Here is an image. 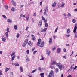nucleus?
Wrapping results in <instances>:
<instances>
[{
	"label": "nucleus",
	"mask_w": 77,
	"mask_h": 77,
	"mask_svg": "<svg viewBox=\"0 0 77 77\" xmlns=\"http://www.w3.org/2000/svg\"><path fill=\"white\" fill-rule=\"evenodd\" d=\"M55 36H56V35H54V36H53V37H54L53 38H54V39H55Z\"/></svg>",
	"instance_id": "nucleus-62"
},
{
	"label": "nucleus",
	"mask_w": 77,
	"mask_h": 77,
	"mask_svg": "<svg viewBox=\"0 0 77 77\" xmlns=\"http://www.w3.org/2000/svg\"><path fill=\"white\" fill-rule=\"evenodd\" d=\"M28 77H32V76H30V75H28Z\"/></svg>",
	"instance_id": "nucleus-64"
},
{
	"label": "nucleus",
	"mask_w": 77,
	"mask_h": 77,
	"mask_svg": "<svg viewBox=\"0 0 77 77\" xmlns=\"http://www.w3.org/2000/svg\"><path fill=\"white\" fill-rule=\"evenodd\" d=\"M56 64V62L54 61H53L52 62V65H55Z\"/></svg>",
	"instance_id": "nucleus-24"
},
{
	"label": "nucleus",
	"mask_w": 77,
	"mask_h": 77,
	"mask_svg": "<svg viewBox=\"0 0 77 77\" xmlns=\"http://www.w3.org/2000/svg\"><path fill=\"white\" fill-rule=\"evenodd\" d=\"M37 51H35L34 52H33V54H35L36 52H37Z\"/></svg>",
	"instance_id": "nucleus-51"
},
{
	"label": "nucleus",
	"mask_w": 77,
	"mask_h": 77,
	"mask_svg": "<svg viewBox=\"0 0 77 77\" xmlns=\"http://www.w3.org/2000/svg\"><path fill=\"white\" fill-rule=\"evenodd\" d=\"M45 12H44V14L45 15L47 16V14L46 13V12L48 11V8H46L44 9Z\"/></svg>",
	"instance_id": "nucleus-4"
},
{
	"label": "nucleus",
	"mask_w": 77,
	"mask_h": 77,
	"mask_svg": "<svg viewBox=\"0 0 77 77\" xmlns=\"http://www.w3.org/2000/svg\"><path fill=\"white\" fill-rule=\"evenodd\" d=\"M5 35H6V38H8V32H6L5 33Z\"/></svg>",
	"instance_id": "nucleus-32"
},
{
	"label": "nucleus",
	"mask_w": 77,
	"mask_h": 77,
	"mask_svg": "<svg viewBox=\"0 0 77 77\" xmlns=\"http://www.w3.org/2000/svg\"><path fill=\"white\" fill-rule=\"evenodd\" d=\"M9 28L7 27V32H8V33H9Z\"/></svg>",
	"instance_id": "nucleus-37"
},
{
	"label": "nucleus",
	"mask_w": 77,
	"mask_h": 77,
	"mask_svg": "<svg viewBox=\"0 0 77 77\" xmlns=\"http://www.w3.org/2000/svg\"><path fill=\"white\" fill-rule=\"evenodd\" d=\"M63 59H66V57L65 56H63Z\"/></svg>",
	"instance_id": "nucleus-47"
},
{
	"label": "nucleus",
	"mask_w": 77,
	"mask_h": 77,
	"mask_svg": "<svg viewBox=\"0 0 77 77\" xmlns=\"http://www.w3.org/2000/svg\"><path fill=\"white\" fill-rule=\"evenodd\" d=\"M14 65L15 66H19V64L17 63H14Z\"/></svg>",
	"instance_id": "nucleus-18"
},
{
	"label": "nucleus",
	"mask_w": 77,
	"mask_h": 77,
	"mask_svg": "<svg viewBox=\"0 0 77 77\" xmlns=\"http://www.w3.org/2000/svg\"><path fill=\"white\" fill-rule=\"evenodd\" d=\"M54 72L53 70H51L49 73L48 77H52L53 76Z\"/></svg>",
	"instance_id": "nucleus-3"
},
{
	"label": "nucleus",
	"mask_w": 77,
	"mask_h": 77,
	"mask_svg": "<svg viewBox=\"0 0 77 77\" xmlns=\"http://www.w3.org/2000/svg\"><path fill=\"white\" fill-rule=\"evenodd\" d=\"M70 36V35L69 34L66 35V36H67V37H69Z\"/></svg>",
	"instance_id": "nucleus-59"
},
{
	"label": "nucleus",
	"mask_w": 77,
	"mask_h": 77,
	"mask_svg": "<svg viewBox=\"0 0 77 77\" xmlns=\"http://www.w3.org/2000/svg\"><path fill=\"white\" fill-rule=\"evenodd\" d=\"M31 36H32L33 40H35V39H36V38L35 37V36L33 35H32Z\"/></svg>",
	"instance_id": "nucleus-11"
},
{
	"label": "nucleus",
	"mask_w": 77,
	"mask_h": 77,
	"mask_svg": "<svg viewBox=\"0 0 77 77\" xmlns=\"http://www.w3.org/2000/svg\"><path fill=\"white\" fill-rule=\"evenodd\" d=\"M71 33V31L70 30V29L69 28L67 30V33L69 34V33Z\"/></svg>",
	"instance_id": "nucleus-9"
},
{
	"label": "nucleus",
	"mask_w": 77,
	"mask_h": 77,
	"mask_svg": "<svg viewBox=\"0 0 77 77\" xmlns=\"http://www.w3.org/2000/svg\"><path fill=\"white\" fill-rule=\"evenodd\" d=\"M74 67H72V66H71L70 67V69H73Z\"/></svg>",
	"instance_id": "nucleus-53"
},
{
	"label": "nucleus",
	"mask_w": 77,
	"mask_h": 77,
	"mask_svg": "<svg viewBox=\"0 0 77 77\" xmlns=\"http://www.w3.org/2000/svg\"><path fill=\"white\" fill-rule=\"evenodd\" d=\"M30 17V15H28L26 17V20L27 21L29 20V17Z\"/></svg>",
	"instance_id": "nucleus-19"
},
{
	"label": "nucleus",
	"mask_w": 77,
	"mask_h": 77,
	"mask_svg": "<svg viewBox=\"0 0 77 77\" xmlns=\"http://www.w3.org/2000/svg\"><path fill=\"white\" fill-rule=\"evenodd\" d=\"M52 42V38H51L49 39V44H51Z\"/></svg>",
	"instance_id": "nucleus-20"
},
{
	"label": "nucleus",
	"mask_w": 77,
	"mask_h": 77,
	"mask_svg": "<svg viewBox=\"0 0 77 77\" xmlns=\"http://www.w3.org/2000/svg\"><path fill=\"white\" fill-rule=\"evenodd\" d=\"M41 32H44V30H43V29H42V30H41Z\"/></svg>",
	"instance_id": "nucleus-63"
},
{
	"label": "nucleus",
	"mask_w": 77,
	"mask_h": 77,
	"mask_svg": "<svg viewBox=\"0 0 77 77\" xmlns=\"http://www.w3.org/2000/svg\"><path fill=\"white\" fill-rule=\"evenodd\" d=\"M46 54L48 55V56H49L50 54V51L48 50L47 49L46 51Z\"/></svg>",
	"instance_id": "nucleus-5"
},
{
	"label": "nucleus",
	"mask_w": 77,
	"mask_h": 77,
	"mask_svg": "<svg viewBox=\"0 0 77 77\" xmlns=\"http://www.w3.org/2000/svg\"><path fill=\"white\" fill-rule=\"evenodd\" d=\"M2 40L3 41V42H5L6 41V38H3L2 39Z\"/></svg>",
	"instance_id": "nucleus-34"
},
{
	"label": "nucleus",
	"mask_w": 77,
	"mask_h": 77,
	"mask_svg": "<svg viewBox=\"0 0 77 77\" xmlns=\"http://www.w3.org/2000/svg\"><path fill=\"white\" fill-rule=\"evenodd\" d=\"M48 23H46L45 24V27H48Z\"/></svg>",
	"instance_id": "nucleus-40"
},
{
	"label": "nucleus",
	"mask_w": 77,
	"mask_h": 77,
	"mask_svg": "<svg viewBox=\"0 0 77 77\" xmlns=\"http://www.w3.org/2000/svg\"><path fill=\"white\" fill-rule=\"evenodd\" d=\"M52 6V7H53L54 8L56 7V2H54Z\"/></svg>",
	"instance_id": "nucleus-12"
},
{
	"label": "nucleus",
	"mask_w": 77,
	"mask_h": 77,
	"mask_svg": "<svg viewBox=\"0 0 77 77\" xmlns=\"http://www.w3.org/2000/svg\"><path fill=\"white\" fill-rule=\"evenodd\" d=\"M15 54V52H12V54H10V56H14V55Z\"/></svg>",
	"instance_id": "nucleus-29"
},
{
	"label": "nucleus",
	"mask_w": 77,
	"mask_h": 77,
	"mask_svg": "<svg viewBox=\"0 0 77 77\" xmlns=\"http://www.w3.org/2000/svg\"><path fill=\"white\" fill-rule=\"evenodd\" d=\"M55 71L56 72H58L59 71V69H55Z\"/></svg>",
	"instance_id": "nucleus-35"
},
{
	"label": "nucleus",
	"mask_w": 77,
	"mask_h": 77,
	"mask_svg": "<svg viewBox=\"0 0 77 77\" xmlns=\"http://www.w3.org/2000/svg\"><path fill=\"white\" fill-rule=\"evenodd\" d=\"M16 57V55L15 54L12 57V58H11V60H12V61H13V60H14V59H15V58Z\"/></svg>",
	"instance_id": "nucleus-13"
},
{
	"label": "nucleus",
	"mask_w": 77,
	"mask_h": 77,
	"mask_svg": "<svg viewBox=\"0 0 77 77\" xmlns=\"http://www.w3.org/2000/svg\"><path fill=\"white\" fill-rule=\"evenodd\" d=\"M37 69H35L33 70L32 72H31V74H32L33 73H34V72H36V71Z\"/></svg>",
	"instance_id": "nucleus-28"
},
{
	"label": "nucleus",
	"mask_w": 77,
	"mask_h": 77,
	"mask_svg": "<svg viewBox=\"0 0 77 77\" xmlns=\"http://www.w3.org/2000/svg\"><path fill=\"white\" fill-rule=\"evenodd\" d=\"M74 11L75 12L77 11V9H75Z\"/></svg>",
	"instance_id": "nucleus-61"
},
{
	"label": "nucleus",
	"mask_w": 77,
	"mask_h": 77,
	"mask_svg": "<svg viewBox=\"0 0 77 77\" xmlns=\"http://www.w3.org/2000/svg\"><path fill=\"white\" fill-rule=\"evenodd\" d=\"M11 11H13V12H14L15 11V8L12 7V8Z\"/></svg>",
	"instance_id": "nucleus-38"
},
{
	"label": "nucleus",
	"mask_w": 77,
	"mask_h": 77,
	"mask_svg": "<svg viewBox=\"0 0 77 77\" xmlns=\"http://www.w3.org/2000/svg\"><path fill=\"white\" fill-rule=\"evenodd\" d=\"M60 50H61V49L59 48H58L57 51V53H60Z\"/></svg>",
	"instance_id": "nucleus-8"
},
{
	"label": "nucleus",
	"mask_w": 77,
	"mask_h": 77,
	"mask_svg": "<svg viewBox=\"0 0 77 77\" xmlns=\"http://www.w3.org/2000/svg\"><path fill=\"white\" fill-rule=\"evenodd\" d=\"M42 20H43V21H44V22L45 23H47V20H45V18H44V17L43 16H42Z\"/></svg>",
	"instance_id": "nucleus-6"
},
{
	"label": "nucleus",
	"mask_w": 77,
	"mask_h": 77,
	"mask_svg": "<svg viewBox=\"0 0 77 77\" xmlns=\"http://www.w3.org/2000/svg\"><path fill=\"white\" fill-rule=\"evenodd\" d=\"M77 26H75L74 29L76 30H77Z\"/></svg>",
	"instance_id": "nucleus-48"
},
{
	"label": "nucleus",
	"mask_w": 77,
	"mask_h": 77,
	"mask_svg": "<svg viewBox=\"0 0 77 77\" xmlns=\"http://www.w3.org/2000/svg\"><path fill=\"white\" fill-rule=\"evenodd\" d=\"M38 70H39L40 71L41 70V68L40 67H38Z\"/></svg>",
	"instance_id": "nucleus-55"
},
{
	"label": "nucleus",
	"mask_w": 77,
	"mask_h": 77,
	"mask_svg": "<svg viewBox=\"0 0 77 77\" xmlns=\"http://www.w3.org/2000/svg\"><path fill=\"white\" fill-rule=\"evenodd\" d=\"M74 54V52L73 51H72V54L70 56H72V54Z\"/></svg>",
	"instance_id": "nucleus-56"
},
{
	"label": "nucleus",
	"mask_w": 77,
	"mask_h": 77,
	"mask_svg": "<svg viewBox=\"0 0 77 77\" xmlns=\"http://www.w3.org/2000/svg\"><path fill=\"white\" fill-rule=\"evenodd\" d=\"M33 16L34 17H36V12L34 13Z\"/></svg>",
	"instance_id": "nucleus-45"
},
{
	"label": "nucleus",
	"mask_w": 77,
	"mask_h": 77,
	"mask_svg": "<svg viewBox=\"0 0 77 77\" xmlns=\"http://www.w3.org/2000/svg\"><path fill=\"white\" fill-rule=\"evenodd\" d=\"M7 22H8V23H11V22H12V20L10 19H8L7 20Z\"/></svg>",
	"instance_id": "nucleus-27"
},
{
	"label": "nucleus",
	"mask_w": 77,
	"mask_h": 77,
	"mask_svg": "<svg viewBox=\"0 0 77 77\" xmlns=\"http://www.w3.org/2000/svg\"><path fill=\"white\" fill-rule=\"evenodd\" d=\"M24 6V5H20V8H23Z\"/></svg>",
	"instance_id": "nucleus-44"
},
{
	"label": "nucleus",
	"mask_w": 77,
	"mask_h": 77,
	"mask_svg": "<svg viewBox=\"0 0 77 77\" xmlns=\"http://www.w3.org/2000/svg\"><path fill=\"white\" fill-rule=\"evenodd\" d=\"M29 41V40L28 39L26 40L24 42L25 44H26L28 43V42Z\"/></svg>",
	"instance_id": "nucleus-16"
},
{
	"label": "nucleus",
	"mask_w": 77,
	"mask_h": 77,
	"mask_svg": "<svg viewBox=\"0 0 77 77\" xmlns=\"http://www.w3.org/2000/svg\"><path fill=\"white\" fill-rule=\"evenodd\" d=\"M63 74H61V77H63Z\"/></svg>",
	"instance_id": "nucleus-60"
},
{
	"label": "nucleus",
	"mask_w": 77,
	"mask_h": 77,
	"mask_svg": "<svg viewBox=\"0 0 77 77\" xmlns=\"http://www.w3.org/2000/svg\"><path fill=\"white\" fill-rule=\"evenodd\" d=\"M73 33H76V29H74L73 30Z\"/></svg>",
	"instance_id": "nucleus-52"
},
{
	"label": "nucleus",
	"mask_w": 77,
	"mask_h": 77,
	"mask_svg": "<svg viewBox=\"0 0 77 77\" xmlns=\"http://www.w3.org/2000/svg\"><path fill=\"white\" fill-rule=\"evenodd\" d=\"M67 77H72L71 75H69L68 76H67Z\"/></svg>",
	"instance_id": "nucleus-58"
},
{
	"label": "nucleus",
	"mask_w": 77,
	"mask_h": 77,
	"mask_svg": "<svg viewBox=\"0 0 77 77\" xmlns=\"http://www.w3.org/2000/svg\"><path fill=\"white\" fill-rule=\"evenodd\" d=\"M63 51H64V52H66V49H63Z\"/></svg>",
	"instance_id": "nucleus-57"
},
{
	"label": "nucleus",
	"mask_w": 77,
	"mask_h": 77,
	"mask_svg": "<svg viewBox=\"0 0 77 77\" xmlns=\"http://www.w3.org/2000/svg\"><path fill=\"white\" fill-rule=\"evenodd\" d=\"M19 36H20V34L19 33H17V35H16V37L17 38H19Z\"/></svg>",
	"instance_id": "nucleus-33"
},
{
	"label": "nucleus",
	"mask_w": 77,
	"mask_h": 77,
	"mask_svg": "<svg viewBox=\"0 0 77 77\" xmlns=\"http://www.w3.org/2000/svg\"><path fill=\"white\" fill-rule=\"evenodd\" d=\"M28 44L30 46H31L32 45V42H31L30 41H29V42H28Z\"/></svg>",
	"instance_id": "nucleus-15"
},
{
	"label": "nucleus",
	"mask_w": 77,
	"mask_h": 77,
	"mask_svg": "<svg viewBox=\"0 0 77 77\" xmlns=\"http://www.w3.org/2000/svg\"><path fill=\"white\" fill-rule=\"evenodd\" d=\"M40 75L41 77H44V73H42L40 74Z\"/></svg>",
	"instance_id": "nucleus-23"
},
{
	"label": "nucleus",
	"mask_w": 77,
	"mask_h": 77,
	"mask_svg": "<svg viewBox=\"0 0 77 77\" xmlns=\"http://www.w3.org/2000/svg\"><path fill=\"white\" fill-rule=\"evenodd\" d=\"M5 8L6 9H8V5H6L5 6Z\"/></svg>",
	"instance_id": "nucleus-49"
},
{
	"label": "nucleus",
	"mask_w": 77,
	"mask_h": 77,
	"mask_svg": "<svg viewBox=\"0 0 77 77\" xmlns=\"http://www.w3.org/2000/svg\"><path fill=\"white\" fill-rule=\"evenodd\" d=\"M72 21L73 23H75V22H76V20L75 19H74L72 20Z\"/></svg>",
	"instance_id": "nucleus-30"
},
{
	"label": "nucleus",
	"mask_w": 77,
	"mask_h": 77,
	"mask_svg": "<svg viewBox=\"0 0 77 77\" xmlns=\"http://www.w3.org/2000/svg\"><path fill=\"white\" fill-rule=\"evenodd\" d=\"M2 16L3 17H4V18H5V19H6V18H7L6 16L5 15H2Z\"/></svg>",
	"instance_id": "nucleus-41"
},
{
	"label": "nucleus",
	"mask_w": 77,
	"mask_h": 77,
	"mask_svg": "<svg viewBox=\"0 0 77 77\" xmlns=\"http://www.w3.org/2000/svg\"><path fill=\"white\" fill-rule=\"evenodd\" d=\"M42 25V21H40V22L38 24V26L39 27L41 26Z\"/></svg>",
	"instance_id": "nucleus-14"
},
{
	"label": "nucleus",
	"mask_w": 77,
	"mask_h": 77,
	"mask_svg": "<svg viewBox=\"0 0 77 77\" xmlns=\"http://www.w3.org/2000/svg\"><path fill=\"white\" fill-rule=\"evenodd\" d=\"M35 48H32V51H34V50H35Z\"/></svg>",
	"instance_id": "nucleus-54"
},
{
	"label": "nucleus",
	"mask_w": 77,
	"mask_h": 77,
	"mask_svg": "<svg viewBox=\"0 0 77 77\" xmlns=\"http://www.w3.org/2000/svg\"><path fill=\"white\" fill-rule=\"evenodd\" d=\"M67 16L68 17H71V14H70V13H68L67 14Z\"/></svg>",
	"instance_id": "nucleus-46"
},
{
	"label": "nucleus",
	"mask_w": 77,
	"mask_h": 77,
	"mask_svg": "<svg viewBox=\"0 0 77 77\" xmlns=\"http://www.w3.org/2000/svg\"><path fill=\"white\" fill-rule=\"evenodd\" d=\"M56 65L60 69H62V65L60 63H56Z\"/></svg>",
	"instance_id": "nucleus-2"
},
{
	"label": "nucleus",
	"mask_w": 77,
	"mask_h": 77,
	"mask_svg": "<svg viewBox=\"0 0 77 77\" xmlns=\"http://www.w3.org/2000/svg\"><path fill=\"white\" fill-rule=\"evenodd\" d=\"M41 57H42V58L40 59V60H43L44 58L43 56H42V55H41Z\"/></svg>",
	"instance_id": "nucleus-26"
},
{
	"label": "nucleus",
	"mask_w": 77,
	"mask_h": 77,
	"mask_svg": "<svg viewBox=\"0 0 77 77\" xmlns=\"http://www.w3.org/2000/svg\"><path fill=\"white\" fill-rule=\"evenodd\" d=\"M65 3H64V2H63L62 3V4L60 6V7L61 8H63V7H64V6H65Z\"/></svg>",
	"instance_id": "nucleus-10"
},
{
	"label": "nucleus",
	"mask_w": 77,
	"mask_h": 77,
	"mask_svg": "<svg viewBox=\"0 0 77 77\" xmlns=\"http://www.w3.org/2000/svg\"><path fill=\"white\" fill-rule=\"evenodd\" d=\"M20 72H23V68H22V67H21V66L20 67Z\"/></svg>",
	"instance_id": "nucleus-22"
},
{
	"label": "nucleus",
	"mask_w": 77,
	"mask_h": 77,
	"mask_svg": "<svg viewBox=\"0 0 77 77\" xmlns=\"http://www.w3.org/2000/svg\"><path fill=\"white\" fill-rule=\"evenodd\" d=\"M26 53L27 54H29L30 53V51H29V50H27L26 51Z\"/></svg>",
	"instance_id": "nucleus-39"
},
{
	"label": "nucleus",
	"mask_w": 77,
	"mask_h": 77,
	"mask_svg": "<svg viewBox=\"0 0 77 77\" xmlns=\"http://www.w3.org/2000/svg\"><path fill=\"white\" fill-rule=\"evenodd\" d=\"M58 26H57L55 31L54 33H56L57 32V30H58Z\"/></svg>",
	"instance_id": "nucleus-31"
},
{
	"label": "nucleus",
	"mask_w": 77,
	"mask_h": 77,
	"mask_svg": "<svg viewBox=\"0 0 77 77\" xmlns=\"http://www.w3.org/2000/svg\"><path fill=\"white\" fill-rule=\"evenodd\" d=\"M26 43H25L24 42L22 45L23 47H26Z\"/></svg>",
	"instance_id": "nucleus-25"
},
{
	"label": "nucleus",
	"mask_w": 77,
	"mask_h": 77,
	"mask_svg": "<svg viewBox=\"0 0 77 77\" xmlns=\"http://www.w3.org/2000/svg\"><path fill=\"white\" fill-rule=\"evenodd\" d=\"M26 60L27 62H29V61H30V60L28 58H27L26 59Z\"/></svg>",
	"instance_id": "nucleus-36"
},
{
	"label": "nucleus",
	"mask_w": 77,
	"mask_h": 77,
	"mask_svg": "<svg viewBox=\"0 0 77 77\" xmlns=\"http://www.w3.org/2000/svg\"><path fill=\"white\" fill-rule=\"evenodd\" d=\"M56 47H54L53 48H52V50L53 51H54V50H55V49H56Z\"/></svg>",
	"instance_id": "nucleus-42"
},
{
	"label": "nucleus",
	"mask_w": 77,
	"mask_h": 77,
	"mask_svg": "<svg viewBox=\"0 0 77 77\" xmlns=\"http://www.w3.org/2000/svg\"><path fill=\"white\" fill-rule=\"evenodd\" d=\"M11 3H12L13 5H14V6H16V3L14 1L12 0L11 1Z\"/></svg>",
	"instance_id": "nucleus-7"
},
{
	"label": "nucleus",
	"mask_w": 77,
	"mask_h": 77,
	"mask_svg": "<svg viewBox=\"0 0 77 77\" xmlns=\"http://www.w3.org/2000/svg\"><path fill=\"white\" fill-rule=\"evenodd\" d=\"M14 28L15 30H17L18 29V27H17V25H15L14 26Z\"/></svg>",
	"instance_id": "nucleus-17"
},
{
	"label": "nucleus",
	"mask_w": 77,
	"mask_h": 77,
	"mask_svg": "<svg viewBox=\"0 0 77 77\" xmlns=\"http://www.w3.org/2000/svg\"><path fill=\"white\" fill-rule=\"evenodd\" d=\"M47 30V28H45L44 29V32H45V31H46V30Z\"/></svg>",
	"instance_id": "nucleus-43"
},
{
	"label": "nucleus",
	"mask_w": 77,
	"mask_h": 77,
	"mask_svg": "<svg viewBox=\"0 0 77 77\" xmlns=\"http://www.w3.org/2000/svg\"><path fill=\"white\" fill-rule=\"evenodd\" d=\"M41 39L39 38L38 39V42L37 44V46H39L40 47H43L44 46V42H43L41 43Z\"/></svg>",
	"instance_id": "nucleus-1"
},
{
	"label": "nucleus",
	"mask_w": 77,
	"mask_h": 77,
	"mask_svg": "<svg viewBox=\"0 0 77 77\" xmlns=\"http://www.w3.org/2000/svg\"><path fill=\"white\" fill-rule=\"evenodd\" d=\"M29 27H27L26 29L25 30H26V31H27V30H28V29H29Z\"/></svg>",
	"instance_id": "nucleus-50"
},
{
	"label": "nucleus",
	"mask_w": 77,
	"mask_h": 77,
	"mask_svg": "<svg viewBox=\"0 0 77 77\" xmlns=\"http://www.w3.org/2000/svg\"><path fill=\"white\" fill-rule=\"evenodd\" d=\"M9 69H10V68H6L5 69V71L6 72H7L9 70Z\"/></svg>",
	"instance_id": "nucleus-21"
}]
</instances>
